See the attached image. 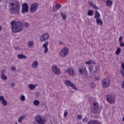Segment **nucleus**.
I'll return each mask as SVG.
<instances>
[{
  "label": "nucleus",
  "instance_id": "a18cd8bd",
  "mask_svg": "<svg viewBox=\"0 0 124 124\" xmlns=\"http://www.w3.org/2000/svg\"><path fill=\"white\" fill-rule=\"evenodd\" d=\"M121 74L124 77V70L122 69L121 71Z\"/></svg>",
  "mask_w": 124,
  "mask_h": 124
},
{
  "label": "nucleus",
  "instance_id": "5fc2aeb1",
  "mask_svg": "<svg viewBox=\"0 0 124 124\" xmlns=\"http://www.w3.org/2000/svg\"><path fill=\"white\" fill-rule=\"evenodd\" d=\"M47 38H49V34L47 33Z\"/></svg>",
  "mask_w": 124,
  "mask_h": 124
},
{
  "label": "nucleus",
  "instance_id": "cd10ccee",
  "mask_svg": "<svg viewBox=\"0 0 124 124\" xmlns=\"http://www.w3.org/2000/svg\"><path fill=\"white\" fill-rule=\"evenodd\" d=\"M33 104L35 105V106H38V105L40 104V102H39V100H35L33 101Z\"/></svg>",
  "mask_w": 124,
  "mask_h": 124
},
{
  "label": "nucleus",
  "instance_id": "6e6d98bb",
  "mask_svg": "<svg viewBox=\"0 0 124 124\" xmlns=\"http://www.w3.org/2000/svg\"><path fill=\"white\" fill-rule=\"evenodd\" d=\"M61 44H62V42H60Z\"/></svg>",
  "mask_w": 124,
  "mask_h": 124
},
{
  "label": "nucleus",
  "instance_id": "412c9836",
  "mask_svg": "<svg viewBox=\"0 0 124 124\" xmlns=\"http://www.w3.org/2000/svg\"><path fill=\"white\" fill-rule=\"evenodd\" d=\"M96 21L97 24H98L100 26H102L103 25V21H102V20H101V18H97L96 19Z\"/></svg>",
  "mask_w": 124,
  "mask_h": 124
},
{
  "label": "nucleus",
  "instance_id": "ddd939ff",
  "mask_svg": "<svg viewBox=\"0 0 124 124\" xmlns=\"http://www.w3.org/2000/svg\"><path fill=\"white\" fill-rule=\"evenodd\" d=\"M66 73L70 75V76H74V74L75 73V71H74V69L72 68H69L66 70Z\"/></svg>",
  "mask_w": 124,
  "mask_h": 124
},
{
  "label": "nucleus",
  "instance_id": "bb28decb",
  "mask_svg": "<svg viewBox=\"0 0 124 124\" xmlns=\"http://www.w3.org/2000/svg\"><path fill=\"white\" fill-rule=\"evenodd\" d=\"M17 58H18V59H27V57L25 55H24V54H18L17 55Z\"/></svg>",
  "mask_w": 124,
  "mask_h": 124
},
{
  "label": "nucleus",
  "instance_id": "13d9d810",
  "mask_svg": "<svg viewBox=\"0 0 124 124\" xmlns=\"http://www.w3.org/2000/svg\"><path fill=\"white\" fill-rule=\"evenodd\" d=\"M48 43L47 42V45H48Z\"/></svg>",
  "mask_w": 124,
  "mask_h": 124
},
{
  "label": "nucleus",
  "instance_id": "20e7f679",
  "mask_svg": "<svg viewBox=\"0 0 124 124\" xmlns=\"http://www.w3.org/2000/svg\"><path fill=\"white\" fill-rule=\"evenodd\" d=\"M69 53V49L68 47H64L61 50L59 53V56L60 58H65L67 56V54Z\"/></svg>",
  "mask_w": 124,
  "mask_h": 124
},
{
  "label": "nucleus",
  "instance_id": "c85d7f7f",
  "mask_svg": "<svg viewBox=\"0 0 124 124\" xmlns=\"http://www.w3.org/2000/svg\"><path fill=\"white\" fill-rule=\"evenodd\" d=\"M121 51H122L121 48L118 47L116 51H115V54L118 56V55H120V54L121 53Z\"/></svg>",
  "mask_w": 124,
  "mask_h": 124
},
{
  "label": "nucleus",
  "instance_id": "ea45409f",
  "mask_svg": "<svg viewBox=\"0 0 124 124\" xmlns=\"http://www.w3.org/2000/svg\"><path fill=\"white\" fill-rule=\"evenodd\" d=\"M90 86H91V88H94L95 87V84L94 83H91Z\"/></svg>",
  "mask_w": 124,
  "mask_h": 124
},
{
  "label": "nucleus",
  "instance_id": "bf43d9fd",
  "mask_svg": "<svg viewBox=\"0 0 124 124\" xmlns=\"http://www.w3.org/2000/svg\"><path fill=\"white\" fill-rule=\"evenodd\" d=\"M47 51H48V49H47Z\"/></svg>",
  "mask_w": 124,
  "mask_h": 124
},
{
  "label": "nucleus",
  "instance_id": "c756f323",
  "mask_svg": "<svg viewBox=\"0 0 124 124\" xmlns=\"http://www.w3.org/2000/svg\"><path fill=\"white\" fill-rule=\"evenodd\" d=\"M60 14L62 17V20H65L66 19V15H65V14H63L62 12H61Z\"/></svg>",
  "mask_w": 124,
  "mask_h": 124
},
{
  "label": "nucleus",
  "instance_id": "0eeeda50",
  "mask_svg": "<svg viewBox=\"0 0 124 124\" xmlns=\"http://www.w3.org/2000/svg\"><path fill=\"white\" fill-rule=\"evenodd\" d=\"M38 3H33L30 7V11L31 13H34L35 11L38 9Z\"/></svg>",
  "mask_w": 124,
  "mask_h": 124
},
{
  "label": "nucleus",
  "instance_id": "2f4dec72",
  "mask_svg": "<svg viewBox=\"0 0 124 124\" xmlns=\"http://www.w3.org/2000/svg\"><path fill=\"white\" fill-rule=\"evenodd\" d=\"M1 102L3 106H6V105H7L8 104L7 101H6L5 99H4V100L2 101Z\"/></svg>",
  "mask_w": 124,
  "mask_h": 124
},
{
  "label": "nucleus",
  "instance_id": "a211bd4d",
  "mask_svg": "<svg viewBox=\"0 0 124 124\" xmlns=\"http://www.w3.org/2000/svg\"><path fill=\"white\" fill-rule=\"evenodd\" d=\"M106 4L108 7H111V6L113 5V1L111 0H108L106 2Z\"/></svg>",
  "mask_w": 124,
  "mask_h": 124
},
{
  "label": "nucleus",
  "instance_id": "dca6fc26",
  "mask_svg": "<svg viewBox=\"0 0 124 124\" xmlns=\"http://www.w3.org/2000/svg\"><path fill=\"white\" fill-rule=\"evenodd\" d=\"M27 117V115L25 114L23 115L20 117H19L18 118V123H19V124H21V123H22V121L24 119H26Z\"/></svg>",
  "mask_w": 124,
  "mask_h": 124
},
{
  "label": "nucleus",
  "instance_id": "f03ea898",
  "mask_svg": "<svg viewBox=\"0 0 124 124\" xmlns=\"http://www.w3.org/2000/svg\"><path fill=\"white\" fill-rule=\"evenodd\" d=\"M9 7L10 10H13L14 14H18L20 12V6L18 4L11 2L9 3Z\"/></svg>",
  "mask_w": 124,
  "mask_h": 124
},
{
  "label": "nucleus",
  "instance_id": "c9c22d12",
  "mask_svg": "<svg viewBox=\"0 0 124 124\" xmlns=\"http://www.w3.org/2000/svg\"><path fill=\"white\" fill-rule=\"evenodd\" d=\"M23 25L25 28H29V26H30V24L28 22H24Z\"/></svg>",
  "mask_w": 124,
  "mask_h": 124
},
{
  "label": "nucleus",
  "instance_id": "de8ad7c7",
  "mask_svg": "<svg viewBox=\"0 0 124 124\" xmlns=\"http://www.w3.org/2000/svg\"><path fill=\"white\" fill-rule=\"evenodd\" d=\"M92 64H96V62H95V61H94V60H92Z\"/></svg>",
  "mask_w": 124,
  "mask_h": 124
},
{
  "label": "nucleus",
  "instance_id": "f704fd0d",
  "mask_svg": "<svg viewBox=\"0 0 124 124\" xmlns=\"http://www.w3.org/2000/svg\"><path fill=\"white\" fill-rule=\"evenodd\" d=\"M20 100L22 101H25V100H26V97H25V96L24 95H22L20 96Z\"/></svg>",
  "mask_w": 124,
  "mask_h": 124
},
{
  "label": "nucleus",
  "instance_id": "393cba45",
  "mask_svg": "<svg viewBox=\"0 0 124 124\" xmlns=\"http://www.w3.org/2000/svg\"><path fill=\"white\" fill-rule=\"evenodd\" d=\"M87 15L88 16H93V10H89L87 12Z\"/></svg>",
  "mask_w": 124,
  "mask_h": 124
},
{
  "label": "nucleus",
  "instance_id": "4be33fe9",
  "mask_svg": "<svg viewBox=\"0 0 124 124\" xmlns=\"http://www.w3.org/2000/svg\"><path fill=\"white\" fill-rule=\"evenodd\" d=\"M28 88L29 89H30L31 91H33V90L36 88V85L34 84H29Z\"/></svg>",
  "mask_w": 124,
  "mask_h": 124
},
{
  "label": "nucleus",
  "instance_id": "f8f14e48",
  "mask_svg": "<svg viewBox=\"0 0 124 124\" xmlns=\"http://www.w3.org/2000/svg\"><path fill=\"white\" fill-rule=\"evenodd\" d=\"M52 71L56 75H60L61 74V70L56 65H54L52 66Z\"/></svg>",
  "mask_w": 124,
  "mask_h": 124
},
{
  "label": "nucleus",
  "instance_id": "aec40b11",
  "mask_svg": "<svg viewBox=\"0 0 124 124\" xmlns=\"http://www.w3.org/2000/svg\"><path fill=\"white\" fill-rule=\"evenodd\" d=\"M31 66L33 68H37V66H38V62L37 61H35L32 63Z\"/></svg>",
  "mask_w": 124,
  "mask_h": 124
},
{
  "label": "nucleus",
  "instance_id": "7c9ffc66",
  "mask_svg": "<svg viewBox=\"0 0 124 124\" xmlns=\"http://www.w3.org/2000/svg\"><path fill=\"white\" fill-rule=\"evenodd\" d=\"M43 48H45L44 53H47V42L43 45Z\"/></svg>",
  "mask_w": 124,
  "mask_h": 124
},
{
  "label": "nucleus",
  "instance_id": "4468645a",
  "mask_svg": "<svg viewBox=\"0 0 124 124\" xmlns=\"http://www.w3.org/2000/svg\"><path fill=\"white\" fill-rule=\"evenodd\" d=\"M5 69H3L1 72V80H7V76L4 74Z\"/></svg>",
  "mask_w": 124,
  "mask_h": 124
},
{
  "label": "nucleus",
  "instance_id": "4d7b16f0",
  "mask_svg": "<svg viewBox=\"0 0 124 124\" xmlns=\"http://www.w3.org/2000/svg\"><path fill=\"white\" fill-rule=\"evenodd\" d=\"M15 124H18V123L16 122V123H15Z\"/></svg>",
  "mask_w": 124,
  "mask_h": 124
},
{
  "label": "nucleus",
  "instance_id": "6e6552de",
  "mask_svg": "<svg viewBox=\"0 0 124 124\" xmlns=\"http://www.w3.org/2000/svg\"><path fill=\"white\" fill-rule=\"evenodd\" d=\"M35 122H36L38 124H45V120L43 119L40 115H37L35 117Z\"/></svg>",
  "mask_w": 124,
  "mask_h": 124
},
{
  "label": "nucleus",
  "instance_id": "b1692460",
  "mask_svg": "<svg viewBox=\"0 0 124 124\" xmlns=\"http://www.w3.org/2000/svg\"><path fill=\"white\" fill-rule=\"evenodd\" d=\"M94 18L97 19V18H100V14L97 11H95V14L94 16Z\"/></svg>",
  "mask_w": 124,
  "mask_h": 124
},
{
  "label": "nucleus",
  "instance_id": "1a4fd4ad",
  "mask_svg": "<svg viewBox=\"0 0 124 124\" xmlns=\"http://www.w3.org/2000/svg\"><path fill=\"white\" fill-rule=\"evenodd\" d=\"M78 71L81 75H83V74L88 75V71H87V68L85 66L78 68Z\"/></svg>",
  "mask_w": 124,
  "mask_h": 124
},
{
  "label": "nucleus",
  "instance_id": "e433bc0d",
  "mask_svg": "<svg viewBox=\"0 0 124 124\" xmlns=\"http://www.w3.org/2000/svg\"><path fill=\"white\" fill-rule=\"evenodd\" d=\"M68 115V111L65 110L64 113V117H65V118H66Z\"/></svg>",
  "mask_w": 124,
  "mask_h": 124
},
{
  "label": "nucleus",
  "instance_id": "9b49d317",
  "mask_svg": "<svg viewBox=\"0 0 124 124\" xmlns=\"http://www.w3.org/2000/svg\"><path fill=\"white\" fill-rule=\"evenodd\" d=\"M65 84L68 87H71V88H73L74 90H77V88H76L75 85L73 83L71 82L70 80H65Z\"/></svg>",
  "mask_w": 124,
  "mask_h": 124
},
{
  "label": "nucleus",
  "instance_id": "a878e982",
  "mask_svg": "<svg viewBox=\"0 0 124 124\" xmlns=\"http://www.w3.org/2000/svg\"><path fill=\"white\" fill-rule=\"evenodd\" d=\"M89 4H90V6L92 7L94 9H97V7H96V5H94L93 2H89Z\"/></svg>",
  "mask_w": 124,
  "mask_h": 124
},
{
  "label": "nucleus",
  "instance_id": "c03bdc74",
  "mask_svg": "<svg viewBox=\"0 0 124 124\" xmlns=\"http://www.w3.org/2000/svg\"><path fill=\"white\" fill-rule=\"evenodd\" d=\"M82 122L83 123H87V122H88V119H87V118H85L82 120Z\"/></svg>",
  "mask_w": 124,
  "mask_h": 124
},
{
  "label": "nucleus",
  "instance_id": "3c124183",
  "mask_svg": "<svg viewBox=\"0 0 124 124\" xmlns=\"http://www.w3.org/2000/svg\"><path fill=\"white\" fill-rule=\"evenodd\" d=\"M122 87L123 88V89H124V80L122 83Z\"/></svg>",
  "mask_w": 124,
  "mask_h": 124
},
{
  "label": "nucleus",
  "instance_id": "864d4df0",
  "mask_svg": "<svg viewBox=\"0 0 124 124\" xmlns=\"http://www.w3.org/2000/svg\"><path fill=\"white\" fill-rule=\"evenodd\" d=\"M1 29H2L1 26H0V31H1Z\"/></svg>",
  "mask_w": 124,
  "mask_h": 124
},
{
  "label": "nucleus",
  "instance_id": "2eb2a0df",
  "mask_svg": "<svg viewBox=\"0 0 124 124\" xmlns=\"http://www.w3.org/2000/svg\"><path fill=\"white\" fill-rule=\"evenodd\" d=\"M46 34H47V33H45L44 34H43L40 37V40L42 42L44 41H46V39H47V37H46Z\"/></svg>",
  "mask_w": 124,
  "mask_h": 124
},
{
  "label": "nucleus",
  "instance_id": "a19ab883",
  "mask_svg": "<svg viewBox=\"0 0 124 124\" xmlns=\"http://www.w3.org/2000/svg\"><path fill=\"white\" fill-rule=\"evenodd\" d=\"M11 69L12 71H15V70H16V67L15 66H12Z\"/></svg>",
  "mask_w": 124,
  "mask_h": 124
},
{
  "label": "nucleus",
  "instance_id": "f3484780",
  "mask_svg": "<svg viewBox=\"0 0 124 124\" xmlns=\"http://www.w3.org/2000/svg\"><path fill=\"white\" fill-rule=\"evenodd\" d=\"M87 124H101V123L98 122L97 121L90 120L88 122Z\"/></svg>",
  "mask_w": 124,
  "mask_h": 124
},
{
  "label": "nucleus",
  "instance_id": "8fccbe9b",
  "mask_svg": "<svg viewBox=\"0 0 124 124\" xmlns=\"http://www.w3.org/2000/svg\"><path fill=\"white\" fill-rule=\"evenodd\" d=\"M121 66H122V68H123L122 70H124V63H122L121 64Z\"/></svg>",
  "mask_w": 124,
  "mask_h": 124
},
{
  "label": "nucleus",
  "instance_id": "6ab92c4d",
  "mask_svg": "<svg viewBox=\"0 0 124 124\" xmlns=\"http://www.w3.org/2000/svg\"><path fill=\"white\" fill-rule=\"evenodd\" d=\"M61 7H62V5L60 4L55 5L53 7V11H57V10H59Z\"/></svg>",
  "mask_w": 124,
  "mask_h": 124
},
{
  "label": "nucleus",
  "instance_id": "7ed1b4c3",
  "mask_svg": "<svg viewBox=\"0 0 124 124\" xmlns=\"http://www.w3.org/2000/svg\"><path fill=\"white\" fill-rule=\"evenodd\" d=\"M92 111L94 114H99L100 113L101 111V108L99 104H98V103L95 102L93 103Z\"/></svg>",
  "mask_w": 124,
  "mask_h": 124
},
{
  "label": "nucleus",
  "instance_id": "f257e3e1",
  "mask_svg": "<svg viewBox=\"0 0 124 124\" xmlns=\"http://www.w3.org/2000/svg\"><path fill=\"white\" fill-rule=\"evenodd\" d=\"M13 32H20L24 29V25L21 22L13 20L10 23Z\"/></svg>",
  "mask_w": 124,
  "mask_h": 124
},
{
  "label": "nucleus",
  "instance_id": "72a5a7b5",
  "mask_svg": "<svg viewBox=\"0 0 124 124\" xmlns=\"http://www.w3.org/2000/svg\"><path fill=\"white\" fill-rule=\"evenodd\" d=\"M95 68H96V70L95 71H93H93H92V73H90V77H93V75H94V73H95V72H96V66H95Z\"/></svg>",
  "mask_w": 124,
  "mask_h": 124
},
{
  "label": "nucleus",
  "instance_id": "4c0bfd02",
  "mask_svg": "<svg viewBox=\"0 0 124 124\" xmlns=\"http://www.w3.org/2000/svg\"><path fill=\"white\" fill-rule=\"evenodd\" d=\"M92 60H90L89 61L85 62V64H92Z\"/></svg>",
  "mask_w": 124,
  "mask_h": 124
},
{
  "label": "nucleus",
  "instance_id": "09e8293b",
  "mask_svg": "<svg viewBox=\"0 0 124 124\" xmlns=\"http://www.w3.org/2000/svg\"><path fill=\"white\" fill-rule=\"evenodd\" d=\"M77 118L78 119H82V115H78Z\"/></svg>",
  "mask_w": 124,
  "mask_h": 124
},
{
  "label": "nucleus",
  "instance_id": "79ce46f5",
  "mask_svg": "<svg viewBox=\"0 0 124 124\" xmlns=\"http://www.w3.org/2000/svg\"><path fill=\"white\" fill-rule=\"evenodd\" d=\"M4 99V97L3 96H0V101L1 102Z\"/></svg>",
  "mask_w": 124,
  "mask_h": 124
},
{
  "label": "nucleus",
  "instance_id": "473e14b6",
  "mask_svg": "<svg viewBox=\"0 0 124 124\" xmlns=\"http://www.w3.org/2000/svg\"><path fill=\"white\" fill-rule=\"evenodd\" d=\"M90 73H92V71L93 70V66L90 65L89 66Z\"/></svg>",
  "mask_w": 124,
  "mask_h": 124
},
{
  "label": "nucleus",
  "instance_id": "423d86ee",
  "mask_svg": "<svg viewBox=\"0 0 124 124\" xmlns=\"http://www.w3.org/2000/svg\"><path fill=\"white\" fill-rule=\"evenodd\" d=\"M106 99L108 102L110 104H113L115 102V96L113 95H107L106 96Z\"/></svg>",
  "mask_w": 124,
  "mask_h": 124
},
{
  "label": "nucleus",
  "instance_id": "39448f33",
  "mask_svg": "<svg viewBox=\"0 0 124 124\" xmlns=\"http://www.w3.org/2000/svg\"><path fill=\"white\" fill-rule=\"evenodd\" d=\"M111 84V81L110 79L108 78H105L103 80H102L101 84L103 88H107L110 86Z\"/></svg>",
  "mask_w": 124,
  "mask_h": 124
},
{
  "label": "nucleus",
  "instance_id": "58836bf2",
  "mask_svg": "<svg viewBox=\"0 0 124 124\" xmlns=\"http://www.w3.org/2000/svg\"><path fill=\"white\" fill-rule=\"evenodd\" d=\"M120 42V47H124V43L123 42Z\"/></svg>",
  "mask_w": 124,
  "mask_h": 124
},
{
  "label": "nucleus",
  "instance_id": "5701e85b",
  "mask_svg": "<svg viewBox=\"0 0 124 124\" xmlns=\"http://www.w3.org/2000/svg\"><path fill=\"white\" fill-rule=\"evenodd\" d=\"M28 47L29 48H31V47H33V45H34V43H33V41H30L28 43H27Z\"/></svg>",
  "mask_w": 124,
  "mask_h": 124
},
{
  "label": "nucleus",
  "instance_id": "9d476101",
  "mask_svg": "<svg viewBox=\"0 0 124 124\" xmlns=\"http://www.w3.org/2000/svg\"><path fill=\"white\" fill-rule=\"evenodd\" d=\"M22 13L25 14V13H28L29 12V4L27 3L22 4V8L21 11Z\"/></svg>",
  "mask_w": 124,
  "mask_h": 124
},
{
  "label": "nucleus",
  "instance_id": "49530a36",
  "mask_svg": "<svg viewBox=\"0 0 124 124\" xmlns=\"http://www.w3.org/2000/svg\"><path fill=\"white\" fill-rule=\"evenodd\" d=\"M11 88H13L15 86V83L13 82V83H10Z\"/></svg>",
  "mask_w": 124,
  "mask_h": 124
},
{
  "label": "nucleus",
  "instance_id": "603ef678",
  "mask_svg": "<svg viewBox=\"0 0 124 124\" xmlns=\"http://www.w3.org/2000/svg\"><path fill=\"white\" fill-rule=\"evenodd\" d=\"M14 48L15 50H18L19 49V47L18 46H15Z\"/></svg>",
  "mask_w": 124,
  "mask_h": 124
},
{
  "label": "nucleus",
  "instance_id": "37998d69",
  "mask_svg": "<svg viewBox=\"0 0 124 124\" xmlns=\"http://www.w3.org/2000/svg\"><path fill=\"white\" fill-rule=\"evenodd\" d=\"M124 38V37L122 36H121L120 37H119V42H122V40H123V39Z\"/></svg>",
  "mask_w": 124,
  "mask_h": 124
}]
</instances>
